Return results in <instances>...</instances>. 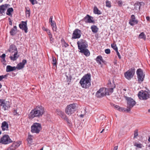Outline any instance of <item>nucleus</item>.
<instances>
[{"mask_svg":"<svg viewBox=\"0 0 150 150\" xmlns=\"http://www.w3.org/2000/svg\"><path fill=\"white\" fill-rule=\"evenodd\" d=\"M79 52L83 54L86 57L90 56V53L89 50L87 49L88 47L87 42L86 40L80 39L77 42Z\"/></svg>","mask_w":150,"mask_h":150,"instance_id":"obj_1","label":"nucleus"},{"mask_svg":"<svg viewBox=\"0 0 150 150\" xmlns=\"http://www.w3.org/2000/svg\"><path fill=\"white\" fill-rule=\"evenodd\" d=\"M45 112L44 108L42 106H38L31 110L28 116L30 119H33L35 117H40Z\"/></svg>","mask_w":150,"mask_h":150,"instance_id":"obj_2","label":"nucleus"},{"mask_svg":"<svg viewBox=\"0 0 150 150\" xmlns=\"http://www.w3.org/2000/svg\"><path fill=\"white\" fill-rule=\"evenodd\" d=\"M91 75L90 74L88 73L81 79L79 83L82 88H88L91 85Z\"/></svg>","mask_w":150,"mask_h":150,"instance_id":"obj_3","label":"nucleus"},{"mask_svg":"<svg viewBox=\"0 0 150 150\" xmlns=\"http://www.w3.org/2000/svg\"><path fill=\"white\" fill-rule=\"evenodd\" d=\"M77 104L73 103L67 106L65 109V112L68 115H71L74 113L76 110Z\"/></svg>","mask_w":150,"mask_h":150,"instance_id":"obj_4","label":"nucleus"},{"mask_svg":"<svg viewBox=\"0 0 150 150\" xmlns=\"http://www.w3.org/2000/svg\"><path fill=\"white\" fill-rule=\"evenodd\" d=\"M126 100H127V108L126 109L125 111L128 112H129L131 109L136 104V102L131 98L126 97Z\"/></svg>","mask_w":150,"mask_h":150,"instance_id":"obj_5","label":"nucleus"},{"mask_svg":"<svg viewBox=\"0 0 150 150\" xmlns=\"http://www.w3.org/2000/svg\"><path fill=\"white\" fill-rule=\"evenodd\" d=\"M42 129L40 124L38 123H34L31 126V131L32 133L39 134Z\"/></svg>","mask_w":150,"mask_h":150,"instance_id":"obj_6","label":"nucleus"},{"mask_svg":"<svg viewBox=\"0 0 150 150\" xmlns=\"http://www.w3.org/2000/svg\"><path fill=\"white\" fill-rule=\"evenodd\" d=\"M136 73L138 83H141L144 80L145 74H144L142 70L141 69H137Z\"/></svg>","mask_w":150,"mask_h":150,"instance_id":"obj_7","label":"nucleus"},{"mask_svg":"<svg viewBox=\"0 0 150 150\" xmlns=\"http://www.w3.org/2000/svg\"><path fill=\"white\" fill-rule=\"evenodd\" d=\"M139 98L143 100H146L149 98V93L146 91H141L138 93Z\"/></svg>","mask_w":150,"mask_h":150,"instance_id":"obj_8","label":"nucleus"},{"mask_svg":"<svg viewBox=\"0 0 150 150\" xmlns=\"http://www.w3.org/2000/svg\"><path fill=\"white\" fill-rule=\"evenodd\" d=\"M12 142L9 136L6 134L3 136L0 139V143L4 144H7Z\"/></svg>","mask_w":150,"mask_h":150,"instance_id":"obj_9","label":"nucleus"},{"mask_svg":"<svg viewBox=\"0 0 150 150\" xmlns=\"http://www.w3.org/2000/svg\"><path fill=\"white\" fill-rule=\"evenodd\" d=\"M135 69L132 68L125 72L124 76L125 78L128 80H130L133 78L135 73Z\"/></svg>","mask_w":150,"mask_h":150,"instance_id":"obj_10","label":"nucleus"},{"mask_svg":"<svg viewBox=\"0 0 150 150\" xmlns=\"http://www.w3.org/2000/svg\"><path fill=\"white\" fill-rule=\"evenodd\" d=\"M107 90L105 88H100L97 92L96 94V96L98 98H100L104 96L107 95Z\"/></svg>","mask_w":150,"mask_h":150,"instance_id":"obj_11","label":"nucleus"},{"mask_svg":"<svg viewBox=\"0 0 150 150\" xmlns=\"http://www.w3.org/2000/svg\"><path fill=\"white\" fill-rule=\"evenodd\" d=\"M0 106H2V108L4 110H6L7 108L10 107V103L4 99H0Z\"/></svg>","mask_w":150,"mask_h":150,"instance_id":"obj_12","label":"nucleus"},{"mask_svg":"<svg viewBox=\"0 0 150 150\" xmlns=\"http://www.w3.org/2000/svg\"><path fill=\"white\" fill-rule=\"evenodd\" d=\"M81 32L78 29H76L73 32L71 38L72 39L79 38L81 36Z\"/></svg>","mask_w":150,"mask_h":150,"instance_id":"obj_13","label":"nucleus"},{"mask_svg":"<svg viewBox=\"0 0 150 150\" xmlns=\"http://www.w3.org/2000/svg\"><path fill=\"white\" fill-rule=\"evenodd\" d=\"M21 143V141H18L16 142H14L6 150H15L20 146Z\"/></svg>","mask_w":150,"mask_h":150,"instance_id":"obj_14","label":"nucleus"},{"mask_svg":"<svg viewBox=\"0 0 150 150\" xmlns=\"http://www.w3.org/2000/svg\"><path fill=\"white\" fill-rule=\"evenodd\" d=\"M19 26L21 29L24 30L25 33H27L28 32L27 21H22L21 23L19 25Z\"/></svg>","mask_w":150,"mask_h":150,"instance_id":"obj_15","label":"nucleus"},{"mask_svg":"<svg viewBox=\"0 0 150 150\" xmlns=\"http://www.w3.org/2000/svg\"><path fill=\"white\" fill-rule=\"evenodd\" d=\"M10 6V5L7 4L1 5L0 6V14L3 15L5 13V11Z\"/></svg>","mask_w":150,"mask_h":150,"instance_id":"obj_16","label":"nucleus"},{"mask_svg":"<svg viewBox=\"0 0 150 150\" xmlns=\"http://www.w3.org/2000/svg\"><path fill=\"white\" fill-rule=\"evenodd\" d=\"M138 21L136 19L135 16L132 15L131 16V19L130 20L129 23L132 26L137 24L138 23Z\"/></svg>","mask_w":150,"mask_h":150,"instance_id":"obj_17","label":"nucleus"},{"mask_svg":"<svg viewBox=\"0 0 150 150\" xmlns=\"http://www.w3.org/2000/svg\"><path fill=\"white\" fill-rule=\"evenodd\" d=\"M27 63V60L25 59H23L22 60V62H20L18 64L16 67V69L18 70H20L23 68L24 67V65L25 64Z\"/></svg>","mask_w":150,"mask_h":150,"instance_id":"obj_18","label":"nucleus"},{"mask_svg":"<svg viewBox=\"0 0 150 150\" xmlns=\"http://www.w3.org/2000/svg\"><path fill=\"white\" fill-rule=\"evenodd\" d=\"M93 19V18L88 15H87L84 18L85 21L89 23H94V21Z\"/></svg>","mask_w":150,"mask_h":150,"instance_id":"obj_19","label":"nucleus"},{"mask_svg":"<svg viewBox=\"0 0 150 150\" xmlns=\"http://www.w3.org/2000/svg\"><path fill=\"white\" fill-rule=\"evenodd\" d=\"M108 86L109 87V92L112 93L113 92V89L115 87V84L113 82L112 83L110 80L108 81Z\"/></svg>","mask_w":150,"mask_h":150,"instance_id":"obj_20","label":"nucleus"},{"mask_svg":"<svg viewBox=\"0 0 150 150\" xmlns=\"http://www.w3.org/2000/svg\"><path fill=\"white\" fill-rule=\"evenodd\" d=\"M53 18L52 16L50 17L49 19V22L52 27V30H53L56 31V25L55 22L52 21Z\"/></svg>","mask_w":150,"mask_h":150,"instance_id":"obj_21","label":"nucleus"},{"mask_svg":"<svg viewBox=\"0 0 150 150\" xmlns=\"http://www.w3.org/2000/svg\"><path fill=\"white\" fill-rule=\"evenodd\" d=\"M1 128L3 131L8 130V125L6 121H4L1 124Z\"/></svg>","mask_w":150,"mask_h":150,"instance_id":"obj_22","label":"nucleus"},{"mask_svg":"<svg viewBox=\"0 0 150 150\" xmlns=\"http://www.w3.org/2000/svg\"><path fill=\"white\" fill-rule=\"evenodd\" d=\"M111 105L116 110H118L120 111H126L125 108H121L119 106L113 103H110Z\"/></svg>","mask_w":150,"mask_h":150,"instance_id":"obj_23","label":"nucleus"},{"mask_svg":"<svg viewBox=\"0 0 150 150\" xmlns=\"http://www.w3.org/2000/svg\"><path fill=\"white\" fill-rule=\"evenodd\" d=\"M18 51L13 52V54L12 56H10L9 57L10 59L13 61L16 60L19 57V55H18Z\"/></svg>","mask_w":150,"mask_h":150,"instance_id":"obj_24","label":"nucleus"},{"mask_svg":"<svg viewBox=\"0 0 150 150\" xmlns=\"http://www.w3.org/2000/svg\"><path fill=\"white\" fill-rule=\"evenodd\" d=\"M8 50L11 54H13V52L18 51L16 47L14 45H11L10 46Z\"/></svg>","mask_w":150,"mask_h":150,"instance_id":"obj_25","label":"nucleus"},{"mask_svg":"<svg viewBox=\"0 0 150 150\" xmlns=\"http://www.w3.org/2000/svg\"><path fill=\"white\" fill-rule=\"evenodd\" d=\"M96 60V62L99 64H101L102 63H103L104 61L102 57L100 56H98L97 57Z\"/></svg>","mask_w":150,"mask_h":150,"instance_id":"obj_26","label":"nucleus"},{"mask_svg":"<svg viewBox=\"0 0 150 150\" xmlns=\"http://www.w3.org/2000/svg\"><path fill=\"white\" fill-rule=\"evenodd\" d=\"M16 68L15 67H12L10 65L6 66V71L7 72H9L15 70Z\"/></svg>","mask_w":150,"mask_h":150,"instance_id":"obj_27","label":"nucleus"},{"mask_svg":"<svg viewBox=\"0 0 150 150\" xmlns=\"http://www.w3.org/2000/svg\"><path fill=\"white\" fill-rule=\"evenodd\" d=\"M57 114L58 115L60 116L62 119L64 118L66 116L64 112L62 111L59 110H57Z\"/></svg>","mask_w":150,"mask_h":150,"instance_id":"obj_28","label":"nucleus"},{"mask_svg":"<svg viewBox=\"0 0 150 150\" xmlns=\"http://www.w3.org/2000/svg\"><path fill=\"white\" fill-rule=\"evenodd\" d=\"M17 30V27L16 26H14L13 28H12L10 32V34L11 35H14L16 33Z\"/></svg>","mask_w":150,"mask_h":150,"instance_id":"obj_29","label":"nucleus"},{"mask_svg":"<svg viewBox=\"0 0 150 150\" xmlns=\"http://www.w3.org/2000/svg\"><path fill=\"white\" fill-rule=\"evenodd\" d=\"M91 29L93 32L94 33H97L98 30V28L95 25H93L91 27Z\"/></svg>","mask_w":150,"mask_h":150,"instance_id":"obj_30","label":"nucleus"},{"mask_svg":"<svg viewBox=\"0 0 150 150\" xmlns=\"http://www.w3.org/2000/svg\"><path fill=\"white\" fill-rule=\"evenodd\" d=\"M93 13L95 14L100 15L101 14L100 11L98 9L97 7L95 6L93 9Z\"/></svg>","mask_w":150,"mask_h":150,"instance_id":"obj_31","label":"nucleus"},{"mask_svg":"<svg viewBox=\"0 0 150 150\" xmlns=\"http://www.w3.org/2000/svg\"><path fill=\"white\" fill-rule=\"evenodd\" d=\"M13 10L12 8H9L7 9L6 14L9 16H12L11 13L13 11Z\"/></svg>","mask_w":150,"mask_h":150,"instance_id":"obj_32","label":"nucleus"},{"mask_svg":"<svg viewBox=\"0 0 150 150\" xmlns=\"http://www.w3.org/2000/svg\"><path fill=\"white\" fill-rule=\"evenodd\" d=\"M138 38L145 40L146 39V35L144 32H142L139 35Z\"/></svg>","mask_w":150,"mask_h":150,"instance_id":"obj_33","label":"nucleus"},{"mask_svg":"<svg viewBox=\"0 0 150 150\" xmlns=\"http://www.w3.org/2000/svg\"><path fill=\"white\" fill-rule=\"evenodd\" d=\"M25 14L27 17L29 18L30 16V11L29 8H25Z\"/></svg>","mask_w":150,"mask_h":150,"instance_id":"obj_34","label":"nucleus"},{"mask_svg":"<svg viewBox=\"0 0 150 150\" xmlns=\"http://www.w3.org/2000/svg\"><path fill=\"white\" fill-rule=\"evenodd\" d=\"M67 73H65V76L66 77V79L67 81V82H69L68 84H69V83L71 82V76L69 74L68 75H67Z\"/></svg>","mask_w":150,"mask_h":150,"instance_id":"obj_35","label":"nucleus"},{"mask_svg":"<svg viewBox=\"0 0 150 150\" xmlns=\"http://www.w3.org/2000/svg\"><path fill=\"white\" fill-rule=\"evenodd\" d=\"M134 8L136 10H137L138 8L139 9L141 6V3H135L134 4Z\"/></svg>","mask_w":150,"mask_h":150,"instance_id":"obj_36","label":"nucleus"},{"mask_svg":"<svg viewBox=\"0 0 150 150\" xmlns=\"http://www.w3.org/2000/svg\"><path fill=\"white\" fill-rule=\"evenodd\" d=\"M63 119L67 122V123L68 126H71V122L69 120L67 116H66Z\"/></svg>","mask_w":150,"mask_h":150,"instance_id":"obj_37","label":"nucleus"},{"mask_svg":"<svg viewBox=\"0 0 150 150\" xmlns=\"http://www.w3.org/2000/svg\"><path fill=\"white\" fill-rule=\"evenodd\" d=\"M134 146L139 148H142L143 146V145L140 143L135 142L134 143Z\"/></svg>","mask_w":150,"mask_h":150,"instance_id":"obj_38","label":"nucleus"},{"mask_svg":"<svg viewBox=\"0 0 150 150\" xmlns=\"http://www.w3.org/2000/svg\"><path fill=\"white\" fill-rule=\"evenodd\" d=\"M52 64L53 66H56L57 64L56 59L55 57H52Z\"/></svg>","mask_w":150,"mask_h":150,"instance_id":"obj_39","label":"nucleus"},{"mask_svg":"<svg viewBox=\"0 0 150 150\" xmlns=\"http://www.w3.org/2000/svg\"><path fill=\"white\" fill-rule=\"evenodd\" d=\"M117 3L118 6L120 7H121L123 5H124V4H123L124 2L121 0H119L117 2Z\"/></svg>","mask_w":150,"mask_h":150,"instance_id":"obj_40","label":"nucleus"},{"mask_svg":"<svg viewBox=\"0 0 150 150\" xmlns=\"http://www.w3.org/2000/svg\"><path fill=\"white\" fill-rule=\"evenodd\" d=\"M111 47L116 51H117L118 48L115 44L114 43L111 45Z\"/></svg>","mask_w":150,"mask_h":150,"instance_id":"obj_41","label":"nucleus"},{"mask_svg":"<svg viewBox=\"0 0 150 150\" xmlns=\"http://www.w3.org/2000/svg\"><path fill=\"white\" fill-rule=\"evenodd\" d=\"M106 7H108L109 8H110L111 7V2L110 1H109L108 0H107L106 1Z\"/></svg>","mask_w":150,"mask_h":150,"instance_id":"obj_42","label":"nucleus"},{"mask_svg":"<svg viewBox=\"0 0 150 150\" xmlns=\"http://www.w3.org/2000/svg\"><path fill=\"white\" fill-rule=\"evenodd\" d=\"M138 136V130H136L134 131V138H136Z\"/></svg>","mask_w":150,"mask_h":150,"instance_id":"obj_43","label":"nucleus"},{"mask_svg":"<svg viewBox=\"0 0 150 150\" xmlns=\"http://www.w3.org/2000/svg\"><path fill=\"white\" fill-rule=\"evenodd\" d=\"M29 1L33 5L37 3V1L36 0H29Z\"/></svg>","mask_w":150,"mask_h":150,"instance_id":"obj_44","label":"nucleus"},{"mask_svg":"<svg viewBox=\"0 0 150 150\" xmlns=\"http://www.w3.org/2000/svg\"><path fill=\"white\" fill-rule=\"evenodd\" d=\"M7 75H2L0 76V81H1L3 79L6 78L7 77Z\"/></svg>","mask_w":150,"mask_h":150,"instance_id":"obj_45","label":"nucleus"},{"mask_svg":"<svg viewBox=\"0 0 150 150\" xmlns=\"http://www.w3.org/2000/svg\"><path fill=\"white\" fill-rule=\"evenodd\" d=\"M33 136L32 135H29L28 136V141H30L31 142L33 140V139L32 138Z\"/></svg>","mask_w":150,"mask_h":150,"instance_id":"obj_46","label":"nucleus"},{"mask_svg":"<svg viewBox=\"0 0 150 150\" xmlns=\"http://www.w3.org/2000/svg\"><path fill=\"white\" fill-rule=\"evenodd\" d=\"M105 53L107 54H110V50L108 49H105Z\"/></svg>","mask_w":150,"mask_h":150,"instance_id":"obj_47","label":"nucleus"},{"mask_svg":"<svg viewBox=\"0 0 150 150\" xmlns=\"http://www.w3.org/2000/svg\"><path fill=\"white\" fill-rule=\"evenodd\" d=\"M13 114L14 115H19V114L18 113V112H17V110H13Z\"/></svg>","mask_w":150,"mask_h":150,"instance_id":"obj_48","label":"nucleus"},{"mask_svg":"<svg viewBox=\"0 0 150 150\" xmlns=\"http://www.w3.org/2000/svg\"><path fill=\"white\" fill-rule=\"evenodd\" d=\"M116 52L117 54L118 55L119 58L120 59H121V57L120 55V53H119V52L118 51V50H117V51H116Z\"/></svg>","mask_w":150,"mask_h":150,"instance_id":"obj_49","label":"nucleus"},{"mask_svg":"<svg viewBox=\"0 0 150 150\" xmlns=\"http://www.w3.org/2000/svg\"><path fill=\"white\" fill-rule=\"evenodd\" d=\"M42 29L44 30L45 31H46L47 32V31H48V30H49V29H48L47 28H45L44 27H43L42 28Z\"/></svg>","mask_w":150,"mask_h":150,"instance_id":"obj_50","label":"nucleus"},{"mask_svg":"<svg viewBox=\"0 0 150 150\" xmlns=\"http://www.w3.org/2000/svg\"><path fill=\"white\" fill-rule=\"evenodd\" d=\"M64 46H65V47H67L69 46V45L67 43L65 42V43L64 44Z\"/></svg>","mask_w":150,"mask_h":150,"instance_id":"obj_51","label":"nucleus"},{"mask_svg":"<svg viewBox=\"0 0 150 150\" xmlns=\"http://www.w3.org/2000/svg\"><path fill=\"white\" fill-rule=\"evenodd\" d=\"M47 34H48V35H51L52 34H51V33H50V30H48V31H47Z\"/></svg>","mask_w":150,"mask_h":150,"instance_id":"obj_52","label":"nucleus"},{"mask_svg":"<svg viewBox=\"0 0 150 150\" xmlns=\"http://www.w3.org/2000/svg\"><path fill=\"white\" fill-rule=\"evenodd\" d=\"M117 149H118V146H115L114 147L113 149V150H117Z\"/></svg>","mask_w":150,"mask_h":150,"instance_id":"obj_53","label":"nucleus"},{"mask_svg":"<svg viewBox=\"0 0 150 150\" xmlns=\"http://www.w3.org/2000/svg\"><path fill=\"white\" fill-rule=\"evenodd\" d=\"M5 54H3L1 55V57H2V58H4L5 57Z\"/></svg>","mask_w":150,"mask_h":150,"instance_id":"obj_54","label":"nucleus"},{"mask_svg":"<svg viewBox=\"0 0 150 150\" xmlns=\"http://www.w3.org/2000/svg\"><path fill=\"white\" fill-rule=\"evenodd\" d=\"M150 19V18L149 17L147 16V17H146V19L147 21H149Z\"/></svg>","mask_w":150,"mask_h":150,"instance_id":"obj_55","label":"nucleus"},{"mask_svg":"<svg viewBox=\"0 0 150 150\" xmlns=\"http://www.w3.org/2000/svg\"><path fill=\"white\" fill-rule=\"evenodd\" d=\"M9 24L11 25H12V21H9Z\"/></svg>","mask_w":150,"mask_h":150,"instance_id":"obj_56","label":"nucleus"},{"mask_svg":"<svg viewBox=\"0 0 150 150\" xmlns=\"http://www.w3.org/2000/svg\"><path fill=\"white\" fill-rule=\"evenodd\" d=\"M49 37L50 39H52V35H49Z\"/></svg>","mask_w":150,"mask_h":150,"instance_id":"obj_57","label":"nucleus"},{"mask_svg":"<svg viewBox=\"0 0 150 150\" xmlns=\"http://www.w3.org/2000/svg\"><path fill=\"white\" fill-rule=\"evenodd\" d=\"M148 141L149 142H150V135L148 139Z\"/></svg>","mask_w":150,"mask_h":150,"instance_id":"obj_58","label":"nucleus"},{"mask_svg":"<svg viewBox=\"0 0 150 150\" xmlns=\"http://www.w3.org/2000/svg\"><path fill=\"white\" fill-rule=\"evenodd\" d=\"M50 41H51V43L52 42H52H53V39H50Z\"/></svg>","mask_w":150,"mask_h":150,"instance_id":"obj_59","label":"nucleus"},{"mask_svg":"<svg viewBox=\"0 0 150 150\" xmlns=\"http://www.w3.org/2000/svg\"><path fill=\"white\" fill-rule=\"evenodd\" d=\"M104 129H103L100 132V133H102L104 131Z\"/></svg>","mask_w":150,"mask_h":150,"instance_id":"obj_60","label":"nucleus"},{"mask_svg":"<svg viewBox=\"0 0 150 150\" xmlns=\"http://www.w3.org/2000/svg\"><path fill=\"white\" fill-rule=\"evenodd\" d=\"M2 85L1 84V83H0V88L2 87Z\"/></svg>","mask_w":150,"mask_h":150,"instance_id":"obj_61","label":"nucleus"},{"mask_svg":"<svg viewBox=\"0 0 150 150\" xmlns=\"http://www.w3.org/2000/svg\"><path fill=\"white\" fill-rule=\"evenodd\" d=\"M4 0H0V3H2Z\"/></svg>","mask_w":150,"mask_h":150,"instance_id":"obj_62","label":"nucleus"},{"mask_svg":"<svg viewBox=\"0 0 150 150\" xmlns=\"http://www.w3.org/2000/svg\"><path fill=\"white\" fill-rule=\"evenodd\" d=\"M8 20L9 21H11V18H8Z\"/></svg>","mask_w":150,"mask_h":150,"instance_id":"obj_63","label":"nucleus"},{"mask_svg":"<svg viewBox=\"0 0 150 150\" xmlns=\"http://www.w3.org/2000/svg\"><path fill=\"white\" fill-rule=\"evenodd\" d=\"M43 148L42 147L40 150H43Z\"/></svg>","mask_w":150,"mask_h":150,"instance_id":"obj_64","label":"nucleus"}]
</instances>
